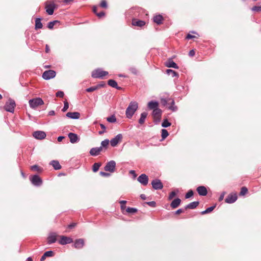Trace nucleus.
Returning a JSON list of instances; mask_svg holds the SVG:
<instances>
[{
    "label": "nucleus",
    "mask_w": 261,
    "mask_h": 261,
    "mask_svg": "<svg viewBox=\"0 0 261 261\" xmlns=\"http://www.w3.org/2000/svg\"><path fill=\"white\" fill-rule=\"evenodd\" d=\"M138 108V104L136 101H131L125 112L126 116L131 118Z\"/></svg>",
    "instance_id": "1"
},
{
    "label": "nucleus",
    "mask_w": 261,
    "mask_h": 261,
    "mask_svg": "<svg viewBox=\"0 0 261 261\" xmlns=\"http://www.w3.org/2000/svg\"><path fill=\"white\" fill-rule=\"evenodd\" d=\"M15 107L16 103L14 100L9 98L5 103L4 109L7 112L13 113Z\"/></svg>",
    "instance_id": "2"
},
{
    "label": "nucleus",
    "mask_w": 261,
    "mask_h": 261,
    "mask_svg": "<svg viewBox=\"0 0 261 261\" xmlns=\"http://www.w3.org/2000/svg\"><path fill=\"white\" fill-rule=\"evenodd\" d=\"M29 103L30 107L34 109L44 104L43 100L39 97L30 99L29 101Z\"/></svg>",
    "instance_id": "3"
},
{
    "label": "nucleus",
    "mask_w": 261,
    "mask_h": 261,
    "mask_svg": "<svg viewBox=\"0 0 261 261\" xmlns=\"http://www.w3.org/2000/svg\"><path fill=\"white\" fill-rule=\"evenodd\" d=\"M56 8V5L53 2L47 1L45 4V9L46 13L48 15H52L54 13V10Z\"/></svg>",
    "instance_id": "4"
},
{
    "label": "nucleus",
    "mask_w": 261,
    "mask_h": 261,
    "mask_svg": "<svg viewBox=\"0 0 261 261\" xmlns=\"http://www.w3.org/2000/svg\"><path fill=\"white\" fill-rule=\"evenodd\" d=\"M108 72L102 70L100 69H97L93 70L92 72V76L94 78L102 79L104 76L108 74Z\"/></svg>",
    "instance_id": "5"
},
{
    "label": "nucleus",
    "mask_w": 261,
    "mask_h": 261,
    "mask_svg": "<svg viewBox=\"0 0 261 261\" xmlns=\"http://www.w3.org/2000/svg\"><path fill=\"white\" fill-rule=\"evenodd\" d=\"M56 72L53 70L45 71L42 74V77L46 80H50L55 77Z\"/></svg>",
    "instance_id": "6"
},
{
    "label": "nucleus",
    "mask_w": 261,
    "mask_h": 261,
    "mask_svg": "<svg viewBox=\"0 0 261 261\" xmlns=\"http://www.w3.org/2000/svg\"><path fill=\"white\" fill-rule=\"evenodd\" d=\"M151 185L152 188L155 190H161L163 188V185L161 180L159 179H154L151 181Z\"/></svg>",
    "instance_id": "7"
},
{
    "label": "nucleus",
    "mask_w": 261,
    "mask_h": 261,
    "mask_svg": "<svg viewBox=\"0 0 261 261\" xmlns=\"http://www.w3.org/2000/svg\"><path fill=\"white\" fill-rule=\"evenodd\" d=\"M30 180L32 184L35 186H40L42 184V180L41 178L37 175H33Z\"/></svg>",
    "instance_id": "8"
},
{
    "label": "nucleus",
    "mask_w": 261,
    "mask_h": 261,
    "mask_svg": "<svg viewBox=\"0 0 261 261\" xmlns=\"http://www.w3.org/2000/svg\"><path fill=\"white\" fill-rule=\"evenodd\" d=\"M60 240L59 241V243L62 245H66L73 242V240L70 237L66 236H60Z\"/></svg>",
    "instance_id": "9"
},
{
    "label": "nucleus",
    "mask_w": 261,
    "mask_h": 261,
    "mask_svg": "<svg viewBox=\"0 0 261 261\" xmlns=\"http://www.w3.org/2000/svg\"><path fill=\"white\" fill-rule=\"evenodd\" d=\"M58 234L55 232H51L49 233L48 236L47 238V244H51L55 243L57 241V237Z\"/></svg>",
    "instance_id": "10"
},
{
    "label": "nucleus",
    "mask_w": 261,
    "mask_h": 261,
    "mask_svg": "<svg viewBox=\"0 0 261 261\" xmlns=\"http://www.w3.org/2000/svg\"><path fill=\"white\" fill-rule=\"evenodd\" d=\"M122 139V135L120 134L117 135L115 138H113L110 141L111 145L113 147H115L121 141Z\"/></svg>",
    "instance_id": "11"
},
{
    "label": "nucleus",
    "mask_w": 261,
    "mask_h": 261,
    "mask_svg": "<svg viewBox=\"0 0 261 261\" xmlns=\"http://www.w3.org/2000/svg\"><path fill=\"white\" fill-rule=\"evenodd\" d=\"M238 197L236 193H231L229 194L225 199V201L227 203H233L236 201Z\"/></svg>",
    "instance_id": "12"
},
{
    "label": "nucleus",
    "mask_w": 261,
    "mask_h": 261,
    "mask_svg": "<svg viewBox=\"0 0 261 261\" xmlns=\"http://www.w3.org/2000/svg\"><path fill=\"white\" fill-rule=\"evenodd\" d=\"M137 180L143 186H146L148 182V177L145 174H141L138 177Z\"/></svg>",
    "instance_id": "13"
},
{
    "label": "nucleus",
    "mask_w": 261,
    "mask_h": 261,
    "mask_svg": "<svg viewBox=\"0 0 261 261\" xmlns=\"http://www.w3.org/2000/svg\"><path fill=\"white\" fill-rule=\"evenodd\" d=\"M162 115V111L160 109H155L153 110L152 116L155 121H160Z\"/></svg>",
    "instance_id": "14"
},
{
    "label": "nucleus",
    "mask_w": 261,
    "mask_h": 261,
    "mask_svg": "<svg viewBox=\"0 0 261 261\" xmlns=\"http://www.w3.org/2000/svg\"><path fill=\"white\" fill-rule=\"evenodd\" d=\"M33 137L39 140L43 139L46 137V134L43 131H36L33 134Z\"/></svg>",
    "instance_id": "15"
},
{
    "label": "nucleus",
    "mask_w": 261,
    "mask_h": 261,
    "mask_svg": "<svg viewBox=\"0 0 261 261\" xmlns=\"http://www.w3.org/2000/svg\"><path fill=\"white\" fill-rule=\"evenodd\" d=\"M196 190L200 196H206L207 194V189L205 187L203 186H200L198 187L197 188Z\"/></svg>",
    "instance_id": "16"
},
{
    "label": "nucleus",
    "mask_w": 261,
    "mask_h": 261,
    "mask_svg": "<svg viewBox=\"0 0 261 261\" xmlns=\"http://www.w3.org/2000/svg\"><path fill=\"white\" fill-rule=\"evenodd\" d=\"M84 245V240L83 239L75 240L74 243V247L76 249H81Z\"/></svg>",
    "instance_id": "17"
},
{
    "label": "nucleus",
    "mask_w": 261,
    "mask_h": 261,
    "mask_svg": "<svg viewBox=\"0 0 261 261\" xmlns=\"http://www.w3.org/2000/svg\"><path fill=\"white\" fill-rule=\"evenodd\" d=\"M132 24L134 26L142 27L145 24V22L143 20L134 18L132 19Z\"/></svg>",
    "instance_id": "18"
},
{
    "label": "nucleus",
    "mask_w": 261,
    "mask_h": 261,
    "mask_svg": "<svg viewBox=\"0 0 261 261\" xmlns=\"http://www.w3.org/2000/svg\"><path fill=\"white\" fill-rule=\"evenodd\" d=\"M68 137L70 139V141L71 143H75L79 140L77 135L74 133H70L68 134Z\"/></svg>",
    "instance_id": "19"
},
{
    "label": "nucleus",
    "mask_w": 261,
    "mask_h": 261,
    "mask_svg": "<svg viewBox=\"0 0 261 261\" xmlns=\"http://www.w3.org/2000/svg\"><path fill=\"white\" fill-rule=\"evenodd\" d=\"M165 64L166 66H167L168 67H172V68H174L175 69L178 68V67L177 65V64L171 59L168 60L165 62Z\"/></svg>",
    "instance_id": "20"
},
{
    "label": "nucleus",
    "mask_w": 261,
    "mask_h": 261,
    "mask_svg": "<svg viewBox=\"0 0 261 261\" xmlns=\"http://www.w3.org/2000/svg\"><path fill=\"white\" fill-rule=\"evenodd\" d=\"M66 116L71 119H79L80 117V113L77 112H68Z\"/></svg>",
    "instance_id": "21"
},
{
    "label": "nucleus",
    "mask_w": 261,
    "mask_h": 261,
    "mask_svg": "<svg viewBox=\"0 0 261 261\" xmlns=\"http://www.w3.org/2000/svg\"><path fill=\"white\" fill-rule=\"evenodd\" d=\"M164 18L161 15H155L153 18V22L160 25L163 23Z\"/></svg>",
    "instance_id": "22"
},
{
    "label": "nucleus",
    "mask_w": 261,
    "mask_h": 261,
    "mask_svg": "<svg viewBox=\"0 0 261 261\" xmlns=\"http://www.w3.org/2000/svg\"><path fill=\"white\" fill-rule=\"evenodd\" d=\"M199 202L198 201L191 202L185 206V210L194 209L199 205Z\"/></svg>",
    "instance_id": "23"
},
{
    "label": "nucleus",
    "mask_w": 261,
    "mask_h": 261,
    "mask_svg": "<svg viewBox=\"0 0 261 261\" xmlns=\"http://www.w3.org/2000/svg\"><path fill=\"white\" fill-rule=\"evenodd\" d=\"M181 203V200L179 198H177L175 199H174L172 202L171 203V207L173 208H176Z\"/></svg>",
    "instance_id": "24"
},
{
    "label": "nucleus",
    "mask_w": 261,
    "mask_h": 261,
    "mask_svg": "<svg viewBox=\"0 0 261 261\" xmlns=\"http://www.w3.org/2000/svg\"><path fill=\"white\" fill-rule=\"evenodd\" d=\"M102 149L101 147L93 148L90 150V153L92 155H96L100 153Z\"/></svg>",
    "instance_id": "25"
},
{
    "label": "nucleus",
    "mask_w": 261,
    "mask_h": 261,
    "mask_svg": "<svg viewBox=\"0 0 261 261\" xmlns=\"http://www.w3.org/2000/svg\"><path fill=\"white\" fill-rule=\"evenodd\" d=\"M108 84L110 86H111L113 88H115L116 89H117L118 90H120L122 89L120 87L118 86L117 82L115 80H109L108 81Z\"/></svg>",
    "instance_id": "26"
},
{
    "label": "nucleus",
    "mask_w": 261,
    "mask_h": 261,
    "mask_svg": "<svg viewBox=\"0 0 261 261\" xmlns=\"http://www.w3.org/2000/svg\"><path fill=\"white\" fill-rule=\"evenodd\" d=\"M116 164H106L104 169L106 171H110V172H113L115 169Z\"/></svg>",
    "instance_id": "27"
},
{
    "label": "nucleus",
    "mask_w": 261,
    "mask_h": 261,
    "mask_svg": "<svg viewBox=\"0 0 261 261\" xmlns=\"http://www.w3.org/2000/svg\"><path fill=\"white\" fill-rule=\"evenodd\" d=\"M159 103L156 101H150L148 103V107L151 110H154L155 109H158Z\"/></svg>",
    "instance_id": "28"
},
{
    "label": "nucleus",
    "mask_w": 261,
    "mask_h": 261,
    "mask_svg": "<svg viewBox=\"0 0 261 261\" xmlns=\"http://www.w3.org/2000/svg\"><path fill=\"white\" fill-rule=\"evenodd\" d=\"M147 113L145 112H144L141 113V117L139 120V123L141 125L143 124L144 123L145 119L147 117Z\"/></svg>",
    "instance_id": "29"
},
{
    "label": "nucleus",
    "mask_w": 261,
    "mask_h": 261,
    "mask_svg": "<svg viewBox=\"0 0 261 261\" xmlns=\"http://www.w3.org/2000/svg\"><path fill=\"white\" fill-rule=\"evenodd\" d=\"M169 101H171L169 105H170L168 107V109L171 110L173 112H175L177 110V108L176 106H174V101L172 99H169Z\"/></svg>",
    "instance_id": "30"
},
{
    "label": "nucleus",
    "mask_w": 261,
    "mask_h": 261,
    "mask_svg": "<svg viewBox=\"0 0 261 261\" xmlns=\"http://www.w3.org/2000/svg\"><path fill=\"white\" fill-rule=\"evenodd\" d=\"M43 25L41 22V19L39 18H36L35 20V29H39L42 28Z\"/></svg>",
    "instance_id": "31"
},
{
    "label": "nucleus",
    "mask_w": 261,
    "mask_h": 261,
    "mask_svg": "<svg viewBox=\"0 0 261 261\" xmlns=\"http://www.w3.org/2000/svg\"><path fill=\"white\" fill-rule=\"evenodd\" d=\"M216 207V204L213 205V206H210L208 208H207L205 210L203 211H202L201 212V214L202 215H204V214H208L210 212H211L212 211L214 210V209Z\"/></svg>",
    "instance_id": "32"
},
{
    "label": "nucleus",
    "mask_w": 261,
    "mask_h": 261,
    "mask_svg": "<svg viewBox=\"0 0 261 261\" xmlns=\"http://www.w3.org/2000/svg\"><path fill=\"white\" fill-rule=\"evenodd\" d=\"M31 169L34 171L41 172L42 171V168L38 166L37 164H35L31 167Z\"/></svg>",
    "instance_id": "33"
},
{
    "label": "nucleus",
    "mask_w": 261,
    "mask_h": 261,
    "mask_svg": "<svg viewBox=\"0 0 261 261\" xmlns=\"http://www.w3.org/2000/svg\"><path fill=\"white\" fill-rule=\"evenodd\" d=\"M166 73L168 75H171L172 77L176 76L178 75L176 72L171 69H167L166 70Z\"/></svg>",
    "instance_id": "34"
},
{
    "label": "nucleus",
    "mask_w": 261,
    "mask_h": 261,
    "mask_svg": "<svg viewBox=\"0 0 261 261\" xmlns=\"http://www.w3.org/2000/svg\"><path fill=\"white\" fill-rule=\"evenodd\" d=\"M59 21L58 20H55V21H50L48 23V25H47V27L49 29H53L54 25L57 23H59Z\"/></svg>",
    "instance_id": "35"
},
{
    "label": "nucleus",
    "mask_w": 261,
    "mask_h": 261,
    "mask_svg": "<svg viewBox=\"0 0 261 261\" xmlns=\"http://www.w3.org/2000/svg\"><path fill=\"white\" fill-rule=\"evenodd\" d=\"M99 6L102 8L107 9L108 8V3L106 0H101L99 4Z\"/></svg>",
    "instance_id": "36"
},
{
    "label": "nucleus",
    "mask_w": 261,
    "mask_h": 261,
    "mask_svg": "<svg viewBox=\"0 0 261 261\" xmlns=\"http://www.w3.org/2000/svg\"><path fill=\"white\" fill-rule=\"evenodd\" d=\"M107 120L108 122L111 123H114L116 122V118L114 115H112L111 116L108 117Z\"/></svg>",
    "instance_id": "37"
},
{
    "label": "nucleus",
    "mask_w": 261,
    "mask_h": 261,
    "mask_svg": "<svg viewBox=\"0 0 261 261\" xmlns=\"http://www.w3.org/2000/svg\"><path fill=\"white\" fill-rule=\"evenodd\" d=\"M169 135L168 131L165 129L162 130V137L163 139H165Z\"/></svg>",
    "instance_id": "38"
},
{
    "label": "nucleus",
    "mask_w": 261,
    "mask_h": 261,
    "mask_svg": "<svg viewBox=\"0 0 261 261\" xmlns=\"http://www.w3.org/2000/svg\"><path fill=\"white\" fill-rule=\"evenodd\" d=\"M110 141L108 139H106L102 141L101 143V147L107 148L109 144Z\"/></svg>",
    "instance_id": "39"
},
{
    "label": "nucleus",
    "mask_w": 261,
    "mask_h": 261,
    "mask_svg": "<svg viewBox=\"0 0 261 261\" xmlns=\"http://www.w3.org/2000/svg\"><path fill=\"white\" fill-rule=\"evenodd\" d=\"M126 212L128 213L134 214L137 212V209L134 207H127L126 209Z\"/></svg>",
    "instance_id": "40"
},
{
    "label": "nucleus",
    "mask_w": 261,
    "mask_h": 261,
    "mask_svg": "<svg viewBox=\"0 0 261 261\" xmlns=\"http://www.w3.org/2000/svg\"><path fill=\"white\" fill-rule=\"evenodd\" d=\"M247 192H248L247 188L245 187H243L241 189L240 195H244L247 193Z\"/></svg>",
    "instance_id": "41"
},
{
    "label": "nucleus",
    "mask_w": 261,
    "mask_h": 261,
    "mask_svg": "<svg viewBox=\"0 0 261 261\" xmlns=\"http://www.w3.org/2000/svg\"><path fill=\"white\" fill-rule=\"evenodd\" d=\"M178 192V190H177V192L175 191L171 192L169 195L168 197V200H170L173 198L174 197H175L177 194V193Z\"/></svg>",
    "instance_id": "42"
},
{
    "label": "nucleus",
    "mask_w": 261,
    "mask_h": 261,
    "mask_svg": "<svg viewBox=\"0 0 261 261\" xmlns=\"http://www.w3.org/2000/svg\"><path fill=\"white\" fill-rule=\"evenodd\" d=\"M193 191L192 190H190L185 195V198L188 199L193 195Z\"/></svg>",
    "instance_id": "43"
},
{
    "label": "nucleus",
    "mask_w": 261,
    "mask_h": 261,
    "mask_svg": "<svg viewBox=\"0 0 261 261\" xmlns=\"http://www.w3.org/2000/svg\"><path fill=\"white\" fill-rule=\"evenodd\" d=\"M171 125V123L168 122L167 119H165L163 121L162 126L164 127H167Z\"/></svg>",
    "instance_id": "44"
},
{
    "label": "nucleus",
    "mask_w": 261,
    "mask_h": 261,
    "mask_svg": "<svg viewBox=\"0 0 261 261\" xmlns=\"http://www.w3.org/2000/svg\"><path fill=\"white\" fill-rule=\"evenodd\" d=\"M44 254L45 255L46 257H52V256H54V252L53 251L49 250V251H46L44 253Z\"/></svg>",
    "instance_id": "45"
},
{
    "label": "nucleus",
    "mask_w": 261,
    "mask_h": 261,
    "mask_svg": "<svg viewBox=\"0 0 261 261\" xmlns=\"http://www.w3.org/2000/svg\"><path fill=\"white\" fill-rule=\"evenodd\" d=\"M169 98H168V99L162 98L161 99V102H162V103L164 106H166L167 105H169L170 102H171V101H169Z\"/></svg>",
    "instance_id": "46"
},
{
    "label": "nucleus",
    "mask_w": 261,
    "mask_h": 261,
    "mask_svg": "<svg viewBox=\"0 0 261 261\" xmlns=\"http://www.w3.org/2000/svg\"><path fill=\"white\" fill-rule=\"evenodd\" d=\"M252 11L259 12L261 11V6H254L251 9Z\"/></svg>",
    "instance_id": "47"
},
{
    "label": "nucleus",
    "mask_w": 261,
    "mask_h": 261,
    "mask_svg": "<svg viewBox=\"0 0 261 261\" xmlns=\"http://www.w3.org/2000/svg\"><path fill=\"white\" fill-rule=\"evenodd\" d=\"M64 107L62 109V111L63 112H65L67 110V109H68L69 108V104H68V101H67V100H66L64 102Z\"/></svg>",
    "instance_id": "48"
},
{
    "label": "nucleus",
    "mask_w": 261,
    "mask_h": 261,
    "mask_svg": "<svg viewBox=\"0 0 261 261\" xmlns=\"http://www.w3.org/2000/svg\"><path fill=\"white\" fill-rule=\"evenodd\" d=\"M101 164H93V171L95 172L97 171Z\"/></svg>",
    "instance_id": "49"
},
{
    "label": "nucleus",
    "mask_w": 261,
    "mask_h": 261,
    "mask_svg": "<svg viewBox=\"0 0 261 261\" xmlns=\"http://www.w3.org/2000/svg\"><path fill=\"white\" fill-rule=\"evenodd\" d=\"M97 89V87H96V86H93V87H91L89 88H87L86 89V91L88 92H93Z\"/></svg>",
    "instance_id": "50"
},
{
    "label": "nucleus",
    "mask_w": 261,
    "mask_h": 261,
    "mask_svg": "<svg viewBox=\"0 0 261 261\" xmlns=\"http://www.w3.org/2000/svg\"><path fill=\"white\" fill-rule=\"evenodd\" d=\"M145 203L152 207H154L156 206V203L155 201H150V202H146Z\"/></svg>",
    "instance_id": "51"
},
{
    "label": "nucleus",
    "mask_w": 261,
    "mask_h": 261,
    "mask_svg": "<svg viewBox=\"0 0 261 261\" xmlns=\"http://www.w3.org/2000/svg\"><path fill=\"white\" fill-rule=\"evenodd\" d=\"M64 95V93L63 91H59L56 93V96L59 97H63Z\"/></svg>",
    "instance_id": "52"
},
{
    "label": "nucleus",
    "mask_w": 261,
    "mask_h": 261,
    "mask_svg": "<svg viewBox=\"0 0 261 261\" xmlns=\"http://www.w3.org/2000/svg\"><path fill=\"white\" fill-rule=\"evenodd\" d=\"M55 170H59L61 168V164H51Z\"/></svg>",
    "instance_id": "53"
},
{
    "label": "nucleus",
    "mask_w": 261,
    "mask_h": 261,
    "mask_svg": "<svg viewBox=\"0 0 261 261\" xmlns=\"http://www.w3.org/2000/svg\"><path fill=\"white\" fill-rule=\"evenodd\" d=\"M184 210H185V208L184 209H183V208H179V209L177 210L175 212V214L178 215V214H180L181 213H183V212H184Z\"/></svg>",
    "instance_id": "54"
},
{
    "label": "nucleus",
    "mask_w": 261,
    "mask_h": 261,
    "mask_svg": "<svg viewBox=\"0 0 261 261\" xmlns=\"http://www.w3.org/2000/svg\"><path fill=\"white\" fill-rule=\"evenodd\" d=\"M105 12H103V11H101V12H99V13H96V15H97L99 18H101V17H102L104 16H105Z\"/></svg>",
    "instance_id": "55"
},
{
    "label": "nucleus",
    "mask_w": 261,
    "mask_h": 261,
    "mask_svg": "<svg viewBox=\"0 0 261 261\" xmlns=\"http://www.w3.org/2000/svg\"><path fill=\"white\" fill-rule=\"evenodd\" d=\"M225 193H225V192H223L221 194V195H220V197H219V200L220 201H222V200L224 199V196H225Z\"/></svg>",
    "instance_id": "56"
},
{
    "label": "nucleus",
    "mask_w": 261,
    "mask_h": 261,
    "mask_svg": "<svg viewBox=\"0 0 261 261\" xmlns=\"http://www.w3.org/2000/svg\"><path fill=\"white\" fill-rule=\"evenodd\" d=\"M130 71L134 74H137L138 73V71L136 68L134 67H132L130 69Z\"/></svg>",
    "instance_id": "57"
},
{
    "label": "nucleus",
    "mask_w": 261,
    "mask_h": 261,
    "mask_svg": "<svg viewBox=\"0 0 261 261\" xmlns=\"http://www.w3.org/2000/svg\"><path fill=\"white\" fill-rule=\"evenodd\" d=\"M100 174L102 176H109L110 175V173H106L103 171H101L100 172Z\"/></svg>",
    "instance_id": "58"
},
{
    "label": "nucleus",
    "mask_w": 261,
    "mask_h": 261,
    "mask_svg": "<svg viewBox=\"0 0 261 261\" xmlns=\"http://www.w3.org/2000/svg\"><path fill=\"white\" fill-rule=\"evenodd\" d=\"M105 86V84L103 82H101L99 84L96 85L97 89Z\"/></svg>",
    "instance_id": "59"
},
{
    "label": "nucleus",
    "mask_w": 261,
    "mask_h": 261,
    "mask_svg": "<svg viewBox=\"0 0 261 261\" xmlns=\"http://www.w3.org/2000/svg\"><path fill=\"white\" fill-rule=\"evenodd\" d=\"M196 37L194 35H192L190 34H188L186 37V38L187 39H193V38H195Z\"/></svg>",
    "instance_id": "60"
},
{
    "label": "nucleus",
    "mask_w": 261,
    "mask_h": 261,
    "mask_svg": "<svg viewBox=\"0 0 261 261\" xmlns=\"http://www.w3.org/2000/svg\"><path fill=\"white\" fill-rule=\"evenodd\" d=\"M126 203V201L125 200H122L120 201V203L121 204V208H123L125 206L124 205Z\"/></svg>",
    "instance_id": "61"
},
{
    "label": "nucleus",
    "mask_w": 261,
    "mask_h": 261,
    "mask_svg": "<svg viewBox=\"0 0 261 261\" xmlns=\"http://www.w3.org/2000/svg\"><path fill=\"white\" fill-rule=\"evenodd\" d=\"M129 173L133 175L134 178L136 177L137 174L134 170H130Z\"/></svg>",
    "instance_id": "62"
},
{
    "label": "nucleus",
    "mask_w": 261,
    "mask_h": 261,
    "mask_svg": "<svg viewBox=\"0 0 261 261\" xmlns=\"http://www.w3.org/2000/svg\"><path fill=\"white\" fill-rule=\"evenodd\" d=\"M189 55L191 57H193L195 55V51L194 50H191L189 51Z\"/></svg>",
    "instance_id": "63"
},
{
    "label": "nucleus",
    "mask_w": 261,
    "mask_h": 261,
    "mask_svg": "<svg viewBox=\"0 0 261 261\" xmlns=\"http://www.w3.org/2000/svg\"><path fill=\"white\" fill-rule=\"evenodd\" d=\"M92 10H93V12L96 15V13H97V6H94L93 7Z\"/></svg>",
    "instance_id": "64"
}]
</instances>
